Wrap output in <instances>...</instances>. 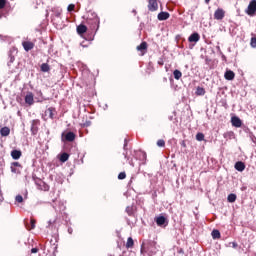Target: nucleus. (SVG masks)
<instances>
[{
    "mask_svg": "<svg viewBox=\"0 0 256 256\" xmlns=\"http://www.w3.org/2000/svg\"><path fill=\"white\" fill-rule=\"evenodd\" d=\"M100 20L97 17V15H94L93 18H88L87 19V25H89L91 31H99V24H100Z\"/></svg>",
    "mask_w": 256,
    "mask_h": 256,
    "instance_id": "f257e3e1",
    "label": "nucleus"
},
{
    "mask_svg": "<svg viewBox=\"0 0 256 256\" xmlns=\"http://www.w3.org/2000/svg\"><path fill=\"white\" fill-rule=\"evenodd\" d=\"M245 13L247 15H249L250 17H254V15L256 13V0H251L249 2V5H248L247 9L245 10Z\"/></svg>",
    "mask_w": 256,
    "mask_h": 256,
    "instance_id": "f03ea898",
    "label": "nucleus"
},
{
    "mask_svg": "<svg viewBox=\"0 0 256 256\" xmlns=\"http://www.w3.org/2000/svg\"><path fill=\"white\" fill-rule=\"evenodd\" d=\"M39 125H41V121L39 119L32 120L31 122L32 135H37V133H39Z\"/></svg>",
    "mask_w": 256,
    "mask_h": 256,
    "instance_id": "7ed1b4c3",
    "label": "nucleus"
},
{
    "mask_svg": "<svg viewBox=\"0 0 256 256\" xmlns=\"http://www.w3.org/2000/svg\"><path fill=\"white\" fill-rule=\"evenodd\" d=\"M155 222L158 227H167V225H169V222L165 216L156 217Z\"/></svg>",
    "mask_w": 256,
    "mask_h": 256,
    "instance_id": "20e7f679",
    "label": "nucleus"
},
{
    "mask_svg": "<svg viewBox=\"0 0 256 256\" xmlns=\"http://www.w3.org/2000/svg\"><path fill=\"white\" fill-rule=\"evenodd\" d=\"M77 136L73 133V132H67L66 134L65 133H62V139L63 141H68V143H73V141H75V138Z\"/></svg>",
    "mask_w": 256,
    "mask_h": 256,
    "instance_id": "39448f33",
    "label": "nucleus"
},
{
    "mask_svg": "<svg viewBox=\"0 0 256 256\" xmlns=\"http://www.w3.org/2000/svg\"><path fill=\"white\" fill-rule=\"evenodd\" d=\"M10 169L12 173L19 175L21 173V169H23V166H21L19 162H12Z\"/></svg>",
    "mask_w": 256,
    "mask_h": 256,
    "instance_id": "423d86ee",
    "label": "nucleus"
},
{
    "mask_svg": "<svg viewBox=\"0 0 256 256\" xmlns=\"http://www.w3.org/2000/svg\"><path fill=\"white\" fill-rule=\"evenodd\" d=\"M224 17H225V10L218 8L214 12V19H216L217 21H221L222 19H224Z\"/></svg>",
    "mask_w": 256,
    "mask_h": 256,
    "instance_id": "0eeeda50",
    "label": "nucleus"
},
{
    "mask_svg": "<svg viewBox=\"0 0 256 256\" xmlns=\"http://www.w3.org/2000/svg\"><path fill=\"white\" fill-rule=\"evenodd\" d=\"M148 9L152 12L157 11V9H159V3L157 0H148Z\"/></svg>",
    "mask_w": 256,
    "mask_h": 256,
    "instance_id": "6e6552de",
    "label": "nucleus"
},
{
    "mask_svg": "<svg viewBox=\"0 0 256 256\" xmlns=\"http://www.w3.org/2000/svg\"><path fill=\"white\" fill-rule=\"evenodd\" d=\"M34 103H35V99L33 98V93L28 92L25 96V104L31 106Z\"/></svg>",
    "mask_w": 256,
    "mask_h": 256,
    "instance_id": "1a4fd4ad",
    "label": "nucleus"
},
{
    "mask_svg": "<svg viewBox=\"0 0 256 256\" xmlns=\"http://www.w3.org/2000/svg\"><path fill=\"white\" fill-rule=\"evenodd\" d=\"M199 39H201V36H199V33L194 32L189 36L188 41L189 43H197Z\"/></svg>",
    "mask_w": 256,
    "mask_h": 256,
    "instance_id": "9d476101",
    "label": "nucleus"
},
{
    "mask_svg": "<svg viewBox=\"0 0 256 256\" xmlns=\"http://www.w3.org/2000/svg\"><path fill=\"white\" fill-rule=\"evenodd\" d=\"M231 123L233 127H241V125H243V122L241 121V119L237 116H233L231 118Z\"/></svg>",
    "mask_w": 256,
    "mask_h": 256,
    "instance_id": "9b49d317",
    "label": "nucleus"
},
{
    "mask_svg": "<svg viewBox=\"0 0 256 256\" xmlns=\"http://www.w3.org/2000/svg\"><path fill=\"white\" fill-rule=\"evenodd\" d=\"M234 168L236 169V171L243 173V171H245V162L243 161L236 162L234 165Z\"/></svg>",
    "mask_w": 256,
    "mask_h": 256,
    "instance_id": "f8f14e48",
    "label": "nucleus"
},
{
    "mask_svg": "<svg viewBox=\"0 0 256 256\" xmlns=\"http://www.w3.org/2000/svg\"><path fill=\"white\" fill-rule=\"evenodd\" d=\"M22 47H24L25 51H31L35 47V44L31 41L22 42Z\"/></svg>",
    "mask_w": 256,
    "mask_h": 256,
    "instance_id": "ddd939ff",
    "label": "nucleus"
},
{
    "mask_svg": "<svg viewBox=\"0 0 256 256\" xmlns=\"http://www.w3.org/2000/svg\"><path fill=\"white\" fill-rule=\"evenodd\" d=\"M224 78L226 79V81H233V79H235V72H233L232 70H226Z\"/></svg>",
    "mask_w": 256,
    "mask_h": 256,
    "instance_id": "4468645a",
    "label": "nucleus"
},
{
    "mask_svg": "<svg viewBox=\"0 0 256 256\" xmlns=\"http://www.w3.org/2000/svg\"><path fill=\"white\" fill-rule=\"evenodd\" d=\"M45 113L50 119H55V115H57V110H55L54 107H50L46 110Z\"/></svg>",
    "mask_w": 256,
    "mask_h": 256,
    "instance_id": "2eb2a0df",
    "label": "nucleus"
},
{
    "mask_svg": "<svg viewBox=\"0 0 256 256\" xmlns=\"http://www.w3.org/2000/svg\"><path fill=\"white\" fill-rule=\"evenodd\" d=\"M169 17H170L169 12H160L158 14L159 21H167V19H169Z\"/></svg>",
    "mask_w": 256,
    "mask_h": 256,
    "instance_id": "dca6fc26",
    "label": "nucleus"
},
{
    "mask_svg": "<svg viewBox=\"0 0 256 256\" xmlns=\"http://www.w3.org/2000/svg\"><path fill=\"white\" fill-rule=\"evenodd\" d=\"M77 33H78V35H84V33H87V26H85L84 24L78 25Z\"/></svg>",
    "mask_w": 256,
    "mask_h": 256,
    "instance_id": "f3484780",
    "label": "nucleus"
},
{
    "mask_svg": "<svg viewBox=\"0 0 256 256\" xmlns=\"http://www.w3.org/2000/svg\"><path fill=\"white\" fill-rule=\"evenodd\" d=\"M223 137H224V139H226V141H229L231 139H235V132H233V131L225 132L223 134Z\"/></svg>",
    "mask_w": 256,
    "mask_h": 256,
    "instance_id": "a211bd4d",
    "label": "nucleus"
},
{
    "mask_svg": "<svg viewBox=\"0 0 256 256\" xmlns=\"http://www.w3.org/2000/svg\"><path fill=\"white\" fill-rule=\"evenodd\" d=\"M21 155H22L21 150H12V151H11V157H12V159H15V160L21 159Z\"/></svg>",
    "mask_w": 256,
    "mask_h": 256,
    "instance_id": "6ab92c4d",
    "label": "nucleus"
},
{
    "mask_svg": "<svg viewBox=\"0 0 256 256\" xmlns=\"http://www.w3.org/2000/svg\"><path fill=\"white\" fill-rule=\"evenodd\" d=\"M40 71H42V73H49L51 71V66H49L47 63H42L40 66Z\"/></svg>",
    "mask_w": 256,
    "mask_h": 256,
    "instance_id": "aec40b11",
    "label": "nucleus"
},
{
    "mask_svg": "<svg viewBox=\"0 0 256 256\" xmlns=\"http://www.w3.org/2000/svg\"><path fill=\"white\" fill-rule=\"evenodd\" d=\"M137 51H141L142 55H145L147 51V42H142L139 46H137Z\"/></svg>",
    "mask_w": 256,
    "mask_h": 256,
    "instance_id": "412c9836",
    "label": "nucleus"
},
{
    "mask_svg": "<svg viewBox=\"0 0 256 256\" xmlns=\"http://www.w3.org/2000/svg\"><path fill=\"white\" fill-rule=\"evenodd\" d=\"M205 88L201 87V86H198L196 88V92H195V95H197L198 97H203V95H205Z\"/></svg>",
    "mask_w": 256,
    "mask_h": 256,
    "instance_id": "4be33fe9",
    "label": "nucleus"
},
{
    "mask_svg": "<svg viewBox=\"0 0 256 256\" xmlns=\"http://www.w3.org/2000/svg\"><path fill=\"white\" fill-rule=\"evenodd\" d=\"M9 133H11V130L9 129V127H3V128H1V130H0V135H1L2 137H7V136H9Z\"/></svg>",
    "mask_w": 256,
    "mask_h": 256,
    "instance_id": "5701e85b",
    "label": "nucleus"
},
{
    "mask_svg": "<svg viewBox=\"0 0 256 256\" xmlns=\"http://www.w3.org/2000/svg\"><path fill=\"white\" fill-rule=\"evenodd\" d=\"M173 75H174V79H176V81H179V79H181V77H183V73H181V71L178 69L173 71Z\"/></svg>",
    "mask_w": 256,
    "mask_h": 256,
    "instance_id": "b1692460",
    "label": "nucleus"
},
{
    "mask_svg": "<svg viewBox=\"0 0 256 256\" xmlns=\"http://www.w3.org/2000/svg\"><path fill=\"white\" fill-rule=\"evenodd\" d=\"M59 159L61 163H66V161H69V154L67 152H64L60 155Z\"/></svg>",
    "mask_w": 256,
    "mask_h": 256,
    "instance_id": "393cba45",
    "label": "nucleus"
},
{
    "mask_svg": "<svg viewBox=\"0 0 256 256\" xmlns=\"http://www.w3.org/2000/svg\"><path fill=\"white\" fill-rule=\"evenodd\" d=\"M133 245H135V242L133 238L129 237L126 242V249H133Z\"/></svg>",
    "mask_w": 256,
    "mask_h": 256,
    "instance_id": "a878e982",
    "label": "nucleus"
},
{
    "mask_svg": "<svg viewBox=\"0 0 256 256\" xmlns=\"http://www.w3.org/2000/svg\"><path fill=\"white\" fill-rule=\"evenodd\" d=\"M228 203H235L237 201V195L236 194H229L227 197Z\"/></svg>",
    "mask_w": 256,
    "mask_h": 256,
    "instance_id": "bb28decb",
    "label": "nucleus"
},
{
    "mask_svg": "<svg viewBox=\"0 0 256 256\" xmlns=\"http://www.w3.org/2000/svg\"><path fill=\"white\" fill-rule=\"evenodd\" d=\"M212 239H221V232H219V230H213Z\"/></svg>",
    "mask_w": 256,
    "mask_h": 256,
    "instance_id": "cd10ccee",
    "label": "nucleus"
},
{
    "mask_svg": "<svg viewBox=\"0 0 256 256\" xmlns=\"http://www.w3.org/2000/svg\"><path fill=\"white\" fill-rule=\"evenodd\" d=\"M126 213L129 215V217H133V215H134L133 206H127Z\"/></svg>",
    "mask_w": 256,
    "mask_h": 256,
    "instance_id": "c85d7f7f",
    "label": "nucleus"
},
{
    "mask_svg": "<svg viewBox=\"0 0 256 256\" xmlns=\"http://www.w3.org/2000/svg\"><path fill=\"white\" fill-rule=\"evenodd\" d=\"M204 139H205V134H203L201 132L196 134V140L197 141H204Z\"/></svg>",
    "mask_w": 256,
    "mask_h": 256,
    "instance_id": "c756f323",
    "label": "nucleus"
},
{
    "mask_svg": "<svg viewBox=\"0 0 256 256\" xmlns=\"http://www.w3.org/2000/svg\"><path fill=\"white\" fill-rule=\"evenodd\" d=\"M249 138H250V141H252V143L256 145V137H255V134H253V132L249 133Z\"/></svg>",
    "mask_w": 256,
    "mask_h": 256,
    "instance_id": "7c9ffc66",
    "label": "nucleus"
},
{
    "mask_svg": "<svg viewBox=\"0 0 256 256\" xmlns=\"http://www.w3.org/2000/svg\"><path fill=\"white\" fill-rule=\"evenodd\" d=\"M157 146L158 147H165V140L163 139H160L157 141Z\"/></svg>",
    "mask_w": 256,
    "mask_h": 256,
    "instance_id": "2f4dec72",
    "label": "nucleus"
},
{
    "mask_svg": "<svg viewBox=\"0 0 256 256\" xmlns=\"http://www.w3.org/2000/svg\"><path fill=\"white\" fill-rule=\"evenodd\" d=\"M5 5H7V0H0V9H5Z\"/></svg>",
    "mask_w": 256,
    "mask_h": 256,
    "instance_id": "473e14b6",
    "label": "nucleus"
},
{
    "mask_svg": "<svg viewBox=\"0 0 256 256\" xmlns=\"http://www.w3.org/2000/svg\"><path fill=\"white\" fill-rule=\"evenodd\" d=\"M67 10L69 11V13L75 11V4H69Z\"/></svg>",
    "mask_w": 256,
    "mask_h": 256,
    "instance_id": "72a5a7b5",
    "label": "nucleus"
},
{
    "mask_svg": "<svg viewBox=\"0 0 256 256\" xmlns=\"http://www.w3.org/2000/svg\"><path fill=\"white\" fill-rule=\"evenodd\" d=\"M125 177H127V174L125 172H120L118 175V179H120V180L125 179Z\"/></svg>",
    "mask_w": 256,
    "mask_h": 256,
    "instance_id": "f704fd0d",
    "label": "nucleus"
},
{
    "mask_svg": "<svg viewBox=\"0 0 256 256\" xmlns=\"http://www.w3.org/2000/svg\"><path fill=\"white\" fill-rule=\"evenodd\" d=\"M15 201H16L17 203H23V196L17 195L16 198H15Z\"/></svg>",
    "mask_w": 256,
    "mask_h": 256,
    "instance_id": "c9c22d12",
    "label": "nucleus"
},
{
    "mask_svg": "<svg viewBox=\"0 0 256 256\" xmlns=\"http://www.w3.org/2000/svg\"><path fill=\"white\" fill-rule=\"evenodd\" d=\"M14 62H15V56L10 55V60L8 62V67H11V63H14Z\"/></svg>",
    "mask_w": 256,
    "mask_h": 256,
    "instance_id": "e433bc0d",
    "label": "nucleus"
},
{
    "mask_svg": "<svg viewBox=\"0 0 256 256\" xmlns=\"http://www.w3.org/2000/svg\"><path fill=\"white\" fill-rule=\"evenodd\" d=\"M35 220L31 219L30 220V227L28 229H35Z\"/></svg>",
    "mask_w": 256,
    "mask_h": 256,
    "instance_id": "4c0bfd02",
    "label": "nucleus"
},
{
    "mask_svg": "<svg viewBox=\"0 0 256 256\" xmlns=\"http://www.w3.org/2000/svg\"><path fill=\"white\" fill-rule=\"evenodd\" d=\"M250 45H251V47H254V48L256 47V38L255 37L251 38Z\"/></svg>",
    "mask_w": 256,
    "mask_h": 256,
    "instance_id": "58836bf2",
    "label": "nucleus"
},
{
    "mask_svg": "<svg viewBox=\"0 0 256 256\" xmlns=\"http://www.w3.org/2000/svg\"><path fill=\"white\" fill-rule=\"evenodd\" d=\"M82 127H91V121H86L82 124Z\"/></svg>",
    "mask_w": 256,
    "mask_h": 256,
    "instance_id": "ea45409f",
    "label": "nucleus"
},
{
    "mask_svg": "<svg viewBox=\"0 0 256 256\" xmlns=\"http://www.w3.org/2000/svg\"><path fill=\"white\" fill-rule=\"evenodd\" d=\"M31 253H39V248H32Z\"/></svg>",
    "mask_w": 256,
    "mask_h": 256,
    "instance_id": "a19ab883",
    "label": "nucleus"
},
{
    "mask_svg": "<svg viewBox=\"0 0 256 256\" xmlns=\"http://www.w3.org/2000/svg\"><path fill=\"white\" fill-rule=\"evenodd\" d=\"M124 151H127V138L124 140Z\"/></svg>",
    "mask_w": 256,
    "mask_h": 256,
    "instance_id": "79ce46f5",
    "label": "nucleus"
},
{
    "mask_svg": "<svg viewBox=\"0 0 256 256\" xmlns=\"http://www.w3.org/2000/svg\"><path fill=\"white\" fill-rule=\"evenodd\" d=\"M238 246H239V245L237 244V242H232V247H233V249H237Z\"/></svg>",
    "mask_w": 256,
    "mask_h": 256,
    "instance_id": "37998d69",
    "label": "nucleus"
},
{
    "mask_svg": "<svg viewBox=\"0 0 256 256\" xmlns=\"http://www.w3.org/2000/svg\"><path fill=\"white\" fill-rule=\"evenodd\" d=\"M68 233H69V235H73V228L69 227L68 228Z\"/></svg>",
    "mask_w": 256,
    "mask_h": 256,
    "instance_id": "c03bdc74",
    "label": "nucleus"
},
{
    "mask_svg": "<svg viewBox=\"0 0 256 256\" xmlns=\"http://www.w3.org/2000/svg\"><path fill=\"white\" fill-rule=\"evenodd\" d=\"M142 157H143L144 161H147V154L146 153H142Z\"/></svg>",
    "mask_w": 256,
    "mask_h": 256,
    "instance_id": "a18cd8bd",
    "label": "nucleus"
},
{
    "mask_svg": "<svg viewBox=\"0 0 256 256\" xmlns=\"http://www.w3.org/2000/svg\"><path fill=\"white\" fill-rule=\"evenodd\" d=\"M3 163L5 162L3 161V159L0 158V167H2Z\"/></svg>",
    "mask_w": 256,
    "mask_h": 256,
    "instance_id": "49530a36",
    "label": "nucleus"
},
{
    "mask_svg": "<svg viewBox=\"0 0 256 256\" xmlns=\"http://www.w3.org/2000/svg\"><path fill=\"white\" fill-rule=\"evenodd\" d=\"M44 191H49V186H45Z\"/></svg>",
    "mask_w": 256,
    "mask_h": 256,
    "instance_id": "de8ad7c7",
    "label": "nucleus"
},
{
    "mask_svg": "<svg viewBox=\"0 0 256 256\" xmlns=\"http://www.w3.org/2000/svg\"><path fill=\"white\" fill-rule=\"evenodd\" d=\"M210 2H211V0H205V3H206L207 5H209Z\"/></svg>",
    "mask_w": 256,
    "mask_h": 256,
    "instance_id": "09e8293b",
    "label": "nucleus"
},
{
    "mask_svg": "<svg viewBox=\"0 0 256 256\" xmlns=\"http://www.w3.org/2000/svg\"><path fill=\"white\" fill-rule=\"evenodd\" d=\"M80 45H81V47H87V45H85V44H83V43H81Z\"/></svg>",
    "mask_w": 256,
    "mask_h": 256,
    "instance_id": "8fccbe9b",
    "label": "nucleus"
},
{
    "mask_svg": "<svg viewBox=\"0 0 256 256\" xmlns=\"http://www.w3.org/2000/svg\"><path fill=\"white\" fill-rule=\"evenodd\" d=\"M123 155H124L125 159H127V153H123Z\"/></svg>",
    "mask_w": 256,
    "mask_h": 256,
    "instance_id": "3c124183",
    "label": "nucleus"
},
{
    "mask_svg": "<svg viewBox=\"0 0 256 256\" xmlns=\"http://www.w3.org/2000/svg\"><path fill=\"white\" fill-rule=\"evenodd\" d=\"M38 95H43V93L41 91H38Z\"/></svg>",
    "mask_w": 256,
    "mask_h": 256,
    "instance_id": "603ef678",
    "label": "nucleus"
},
{
    "mask_svg": "<svg viewBox=\"0 0 256 256\" xmlns=\"http://www.w3.org/2000/svg\"><path fill=\"white\" fill-rule=\"evenodd\" d=\"M3 17V13L0 12V19Z\"/></svg>",
    "mask_w": 256,
    "mask_h": 256,
    "instance_id": "864d4df0",
    "label": "nucleus"
},
{
    "mask_svg": "<svg viewBox=\"0 0 256 256\" xmlns=\"http://www.w3.org/2000/svg\"><path fill=\"white\" fill-rule=\"evenodd\" d=\"M159 63V65H163V63H161V62H158Z\"/></svg>",
    "mask_w": 256,
    "mask_h": 256,
    "instance_id": "5fc2aeb1",
    "label": "nucleus"
},
{
    "mask_svg": "<svg viewBox=\"0 0 256 256\" xmlns=\"http://www.w3.org/2000/svg\"><path fill=\"white\" fill-rule=\"evenodd\" d=\"M185 147V143L182 144Z\"/></svg>",
    "mask_w": 256,
    "mask_h": 256,
    "instance_id": "6e6d98bb",
    "label": "nucleus"
}]
</instances>
